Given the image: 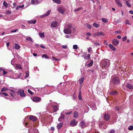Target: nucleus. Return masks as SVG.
<instances>
[{
    "mask_svg": "<svg viewBox=\"0 0 133 133\" xmlns=\"http://www.w3.org/2000/svg\"><path fill=\"white\" fill-rule=\"evenodd\" d=\"M78 113L77 111H75L74 114V118H77L78 116Z\"/></svg>",
    "mask_w": 133,
    "mask_h": 133,
    "instance_id": "21",
    "label": "nucleus"
},
{
    "mask_svg": "<svg viewBox=\"0 0 133 133\" xmlns=\"http://www.w3.org/2000/svg\"><path fill=\"white\" fill-rule=\"evenodd\" d=\"M64 115L62 114H61V116L58 118V121L59 122H61L62 121V119H64Z\"/></svg>",
    "mask_w": 133,
    "mask_h": 133,
    "instance_id": "12",
    "label": "nucleus"
},
{
    "mask_svg": "<svg viewBox=\"0 0 133 133\" xmlns=\"http://www.w3.org/2000/svg\"><path fill=\"white\" fill-rule=\"evenodd\" d=\"M51 12V10H49L46 13L43 15V17H44L46 16H48L50 14Z\"/></svg>",
    "mask_w": 133,
    "mask_h": 133,
    "instance_id": "20",
    "label": "nucleus"
},
{
    "mask_svg": "<svg viewBox=\"0 0 133 133\" xmlns=\"http://www.w3.org/2000/svg\"><path fill=\"white\" fill-rule=\"evenodd\" d=\"M121 38V36H120L118 35L117 36V38L119 39H120Z\"/></svg>",
    "mask_w": 133,
    "mask_h": 133,
    "instance_id": "64",
    "label": "nucleus"
},
{
    "mask_svg": "<svg viewBox=\"0 0 133 133\" xmlns=\"http://www.w3.org/2000/svg\"><path fill=\"white\" fill-rule=\"evenodd\" d=\"M118 93V92L116 91H111L110 92V94L111 95H114L117 94Z\"/></svg>",
    "mask_w": 133,
    "mask_h": 133,
    "instance_id": "19",
    "label": "nucleus"
},
{
    "mask_svg": "<svg viewBox=\"0 0 133 133\" xmlns=\"http://www.w3.org/2000/svg\"><path fill=\"white\" fill-rule=\"evenodd\" d=\"M90 54H88L87 56L84 57L85 59H88L90 58Z\"/></svg>",
    "mask_w": 133,
    "mask_h": 133,
    "instance_id": "37",
    "label": "nucleus"
},
{
    "mask_svg": "<svg viewBox=\"0 0 133 133\" xmlns=\"http://www.w3.org/2000/svg\"><path fill=\"white\" fill-rule=\"evenodd\" d=\"M24 6V5H22V6L18 5L16 7V10H18L20 8H21V9L22 8H23V7Z\"/></svg>",
    "mask_w": 133,
    "mask_h": 133,
    "instance_id": "29",
    "label": "nucleus"
},
{
    "mask_svg": "<svg viewBox=\"0 0 133 133\" xmlns=\"http://www.w3.org/2000/svg\"><path fill=\"white\" fill-rule=\"evenodd\" d=\"M3 75L4 76L5 75H6L7 73V72L5 71L4 70H3Z\"/></svg>",
    "mask_w": 133,
    "mask_h": 133,
    "instance_id": "48",
    "label": "nucleus"
},
{
    "mask_svg": "<svg viewBox=\"0 0 133 133\" xmlns=\"http://www.w3.org/2000/svg\"><path fill=\"white\" fill-rule=\"evenodd\" d=\"M63 125V122L59 123L57 125V128L58 129H60Z\"/></svg>",
    "mask_w": 133,
    "mask_h": 133,
    "instance_id": "16",
    "label": "nucleus"
},
{
    "mask_svg": "<svg viewBox=\"0 0 133 133\" xmlns=\"http://www.w3.org/2000/svg\"><path fill=\"white\" fill-rule=\"evenodd\" d=\"M120 81L118 77H114L112 80V83L115 85H117L119 83Z\"/></svg>",
    "mask_w": 133,
    "mask_h": 133,
    "instance_id": "3",
    "label": "nucleus"
},
{
    "mask_svg": "<svg viewBox=\"0 0 133 133\" xmlns=\"http://www.w3.org/2000/svg\"><path fill=\"white\" fill-rule=\"evenodd\" d=\"M93 63V61L92 60H91V62L90 63L88 64L87 66L89 67H90V66H92V64Z\"/></svg>",
    "mask_w": 133,
    "mask_h": 133,
    "instance_id": "32",
    "label": "nucleus"
},
{
    "mask_svg": "<svg viewBox=\"0 0 133 133\" xmlns=\"http://www.w3.org/2000/svg\"><path fill=\"white\" fill-rule=\"evenodd\" d=\"M39 35L41 37H44L45 36L43 33L39 32Z\"/></svg>",
    "mask_w": 133,
    "mask_h": 133,
    "instance_id": "36",
    "label": "nucleus"
},
{
    "mask_svg": "<svg viewBox=\"0 0 133 133\" xmlns=\"http://www.w3.org/2000/svg\"><path fill=\"white\" fill-rule=\"evenodd\" d=\"M50 130L52 131H54L55 130V128L54 127H51L50 128Z\"/></svg>",
    "mask_w": 133,
    "mask_h": 133,
    "instance_id": "56",
    "label": "nucleus"
},
{
    "mask_svg": "<svg viewBox=\"0 0 133 133\" xmlns=\"http://www.w3.org/2000/svg\"><path fill=\"white\" fill-rule=\"evenodd\" d=\"M126 3L128 7H131V4L129 3V2L128 1H126Z\"/></svg>",
    "mask_w": 133,
    "mask_h": 133,
    "instance_id": "35",
    "label": "nucleus"
},
{
    "mask_svg": "<svg viewBox=\"0 0 133 133\" xmlns=\"http://www.w3.org/2000/svg\"><path fill=\"white\" fill-rule=\"evenodd\" d=\"M41 99L40 98L37 97H34L32 98V101L34 102H40L41 100Z\"/></svg>",
    "mask_w": 133,
    "mask_h": 133,
    "instance_id": "8",
    "label": "nucleus"
},
{
    "mask_svg": "<svg viewBox=\"0 0 133 133\" xmlns=\"http://www.w3.org/2000/svg\"><path fill=\"white\" fill-rule=\"evenodd\" d=\"M17 29H15L14 31H13V30L12 31H11V32L12 33L14 32H15L17 31Z\"/></svg>",
    "mask_w": 133,
    "mask_h": 133,
    "instance_id": "62",
    "label": "nucleus"
},
{
    "mask_svg": "<svg viewBox=\"0 0 133 133\" xmlns=\"http://www.w3.org/2000/svg\"><path fill=\"white\" fill-rule=\"evenodd\" d=\"M79 124L81 127L82 128H83L86 127L88 125V124L83 121L80 123Z\"/></svg>",
    "mask_w": 133,
    "mask_h": 133,
    "instance_id": "5",
    "label": "nucleus"
},
{
    "mask_svg": "<svg viewBox=\"0 0 133 133\" xmlns=\"http://www.w3.org/2000/svg\"><path fill=\"white\" fill-rule=\"evenodd\" d=\"M126 86L129 89H133V81L127 84L126 85Z\"/></svg>",
    "mask_w": 133,
    "mask_h": 133,
    "instance_id": "7",
    "label": "nucleus"
},
{
    "mask_svg": "<svg viewBox=\"0 0 133 133\" xmlns=\"http://www.w3.org/2000/svg\"><path fill=\"white\" fill-rule=\"evenodd\" d=\"M84 79V78H81V79H79L78 80V81L79 82V83L80 84H82L83 82Z\"/></svg>",
    "mask_w": 133,
    "mask_h": 133,
    "instance_id": "22",
    "label": "nucleus"
},
{
    "mask_svg": "<svg viewBox=\"0 0 133 133\" xmlns=\"http://www.w3.org/2000/svg\"><path fill=\"white\" fill-rule=\"evenodd\" d=\"M127 37L126 36L123 37L122 38V41H125L127 39Z\"/></svg>",
    "mask_w": 133,
    "mask_h": 133,
    "instance_id": "49",
    "label": "nucleus"
},
{
    "mask_svg": "<svg viewBox=\"0 0 133 133\" xmlns=\"http://www.w3.org/2000/svg\"><path fill=\"white\" fill-rule=\"evenodd\" d=\"M112 43L114 45L116 46L119 43V41L116 39H114L112 40Z\"/></svg>",
    "mask_w": 133,
    "mask_h": 133,
    "instance_id": "10",
    "label": "nucleus"
},
{
    "mask_svg": "<svg viewBox=\"0 0 133 133\" xmlns=\"http://www.w3.org/2000/svg\"><path fill=\"white\" fill-rule=\"evenodd\" d=\"M17 93L19 94L21 97H25V94L24 93V91L23 90L19 89L17 91Z\"/></svg>",
    "mask_w": 133,
    "mask_h": 133,
    "instance_id": "6",
    "label": "nucleus"
},
{
    "mask_svg": "<svg viewBox=\"0 0 133 133\" xmlns=\"http://www.w3.org/2000/svg\"><path fill=\"white\" fill-rule=\"evenodd\" d=\"M126 24H128L129 25H130V23H129V21L128 20L126 21Z\"/></svg>",
    "mask_w": 133,
    "mask_h": 133,
    "instance_id": "54",
    "label": "nucleus"
},
{
    "mask_svg": "<svg viewBox=\"0 0 133 133\" xmlns=\"http://www.w3.org/2000/svg\"><path fill=\"white\" fill-rule=\"evenodd\" d=\"M78 98L80 100H81L82 99V97L81 96V91H79V94L78 95Z\"/></svg>",
    "mask_w": 133,
    "mask_h": 133,
    "instance_id": "47",
    "label": "nucleus"
},
{
    "mask_svg": "<svg viewBox=\"0 0 133 133\" xmlns=\"http://www.w3.org/2000/svg\"><path fill=\"white\" fill-rule=\"evenodd\" d=\"M78 47L77 45H74L73 46V48L75 49H77Z\"/></svg>",
    "mask_w": 133,
    "mask_h": 133,
    "instance_id": "45",
    "label": "nucleus"
},
{
    "mask_svg": "<svg viewBox=\"0 0 133 133\" xmlns=\"http://www.w3.org/2000/svg\"><path fill=\"white\" fill-rule=\"evenodd\" d=\"M29 119L30 120L35 122L37 120V117L35 116L31 115L29 117Z\"/></svg>",
    "mask_w": 133,
    "mask_h": 133,
    "instance_id": "9",
    "label": "nucleus"
},
{
    "mask_svg": "<svg viewBox=\"0 0 133 133\" xmlns=\"http://www.w3.org/2000/svg\"><path fill=\"white\" fill-rule=\"evenodd\" d=\"M129 12L131 14H133V11L132 10H130L129 11Z\"/></svg>",
    "mask_w": 133,
    "mask_h": 133,
    "instance_id": "58",
    "label": "nucleus"
},
{
    "mask_svg": "<svg viewBox=\"0 0 133 133\" xmlns=\"http://www.w3.org/2000/svg\"><path fill=\"white\" fill-rule=\"evenodd\" d=\"M44 57L46 59H48L49 58V57L46 54H44L42 56V57L43 58Z\"/></svg>",
    "mask_w": 133,
    "mask_h": 133,
    "instance_id": "38",
    "label": "nucleus"
},
{
    "mask_svg": "<svg viewBox=\"0 0 133 133\" xmlns=\"http://www.w3.org/2000/svg\"><path fill=\"white\" fill-rule=\"evenodd\" d=\"M128 129L129 130H131L133 129V126H130L128 128Z\"/></svg>",
    "mask_w": 133,
    "mask_h": 133,
    "instance_id": "44",
    "label": "nucleus"
},
{
    "mask_svg": "<svg viewBox=\"0 0 133 133\" xmlns=\"http://www.w3.org/2000/svg\"><path fill=\"white\" fill-rule=\"evenodd\" d=\"M100 66L103 69H106L109 66L110 63L109 60L105 59L102 60L100 62Z\"/></svg>",
    "mask_w": 133,
    "mask_h": 133,
    "instance_id": "1",
    "label": "nucleus"
},
{
    "mask_svg": "<svg viewBox=\"0 0 133 133\" xmlns=\"http://www.w3.org/2000/svg\"><path fill=\"white\" fill-rule=\"evenodd\" d=\"M121 32L120 31H115V34H119Z\"/></svg>",
    "mask_w": 133,
    "mask_h": 133,
    "instance_id": "51",
    "label": "nucleus"
},
{
    "mask_svg": "<svg viewBox=\"0 0 133 133\" xmlns=\"http://www.w3.org/2000/svg\"><path fill=\"white\" fill-rule=\"evenodd\" d=\"M67 47L66 45H63L62 46V48L64 49H66Z\"/></svg>",
    "mask_w": 133,
    "mask_h": 133,
    "instance_id": "57",
    "label": "nucleus"
},
{
    "mask_svg": "<svg viewBox=\"0 0 133 133\" xmlns=\"http://www.w3.org/2000/svg\"><path fill=\"white\" fill-rule=\"evenodd\" d=\"M54 111L55 112L56 111L58 110V108L56 105H54L53 107Z\"/></svg>",
    "mask_w": 133,
    "mask_h": 133,
    "instance_id": "33",
    "label": "nucleus"
},
{
    "mask_svg": "<svg viewBox=\"0 0 133 133\" xmlns=\"http://www.w3.org/2000/svg\"><path fill=\"white\" fill-rule=\"evenodd\" d=\"M52 1L56 3L60 4L61 3L60 0H52Z\"/></svg>",
    "mask_w": 133,
    "mask_h": 133,
    "instance_id": "24",
    "label": "nucleus"
},
{
    "mask_svg": "<svg viewBox=\"0 0 133 133\" xmlns=\"http://www.w3.org/2000/svg\"><path fill=\"white\" fill-rule=\"evenodd\" d=\"M16 67L17 68L19 69H22V68L21 65L19 64H16Z\"/></svg>",
    "mask_w": 133,
    "mask_h": 133,
    "instance_id": "27",
    "label": "nucleus"
},
{
    "mask_svg": "<svg viewBox=\"0 0 133 133\" xmlns=\"http://www.w3.org/2000/svg\"><path fill=\"white\" fill-rule=\"evenodd\" d=\"M95 46H98L99 45V44L98 43H94Z\"/></svg>",
    "mask_w": 133,
    "mask_h": 133,
    "instance_id": "52",
    "label": "nucleus"
},
{
    "mask_svg": "<svg viewBox=\"0 0 133 133\" xmlns=\"http://www.w3.org/2000/svg\"><path fill=\"white\" fill-rule=\"evenodd\" d=\"M72 112V111H70L69 112H65L64 113L66 115H69L71 114Z\"/></svg>",
    "mask_w": 133,
    "mask_h": 133,
    "instance_id": "46",
    "label": "nucleus"
},
{
    "mask_svg": "<svg viewBox=\"0 0 133 133\" xmlns=\"http://www.w3.org/2000/svg\"><path fill=\"white\" fill-rule=\"evenodd\" d=\"M15 49L17 50H18L19 49L20 46L18 44H17L16 43H15Z\"/></svg>",
    "mask_w": 133,
    "mask_h": 133,
    "instance_id": "28",
    "label": "nucleus"
},
{
    "mask_svg": "<svg viewBox=\"0 0 133 133\" xmlns=\"http://www.w3.org/2000/svg\"><path fill=\"white\" fill-rule=\"evenodd\" d=\"M93 26L96 28H97L99 26V24H97L96 23H94L93 24Z\"/></svg>",
    "mask_w": 133,
    "mask_h": 133,
    "instance_id": "25",
    "label": "nucleus"
},
{
    "mask_svg": "<svg viewBox=\"0 0 133 133\" xmlns=\"http://www.w3.org/2000/svg\"><path fill=\"white\" fill-rule=\"evenodd\" d=\"M31 4L33 5L37 4L39 3L37 0H31Z\"/></svg>",
    "mask_w": 133,
    "mask_h": 133,
    "instance_id": "15",
    "label": "nucleus"
},
{
    "mask_svg": "<svg viewBox=\"0 0 133 133\" xmlns=\"http://www.w3.org/2000/svg\"><path fill=\"white\" fill-rule=\"evenodd\" d=\"M115 1L118 6L120 7H122V4L121 2L119 0H115Z\"/></svg>",
    "mask_w": 133,
    "mask_h": 133,
    "instance_id": "17",
    "label": "nucleus"
},
{
    "mask_svg": "<svg viewBox=\"0 0 133 133\" xmlns=\"http://www.w3.org/2000/svg\"><path fill=\"white\" fill-rule=\"evenodd\" d=\"M102 21L104 23H106L108 22V20L105 18H102Z\"/></svg>",
    "mask_w": 133,
    "mask_h": 133,
    "instance_id": "34",
    "label": "nucleus"
},
{
    "mask_svg": "<svg viewBox=\"0 0 133 133\" xmlns=\"http://www.w3.org/2000/svg\"><path fill=\"white\" fill-rule=\"evenodd\" d=\"M99 35V32H98L95 33L94 34L93 36H94L96 37L97 36H98Z\"/></svg>",
    "mask_w": 133,
    "mask_h": 133,
    "instance_id": "43",
    "label": "nucleus"
},
{
    "mask_svg": "<svg viewBox=\"0 0 133 133\" xmlns=\"http://www.w3.org/2000/svg\"><path fill=\"white\" fill-rule=\"evenodd\" d=\"M2 95H3L5 96H7L8 95V94L6 93L5 92H0V95H1L2 96Z\"/></svg>",
    "mask_w": 133,
    "mask_h": 133,
    "instance_id": "30",
    "label": "nucleus"
},
{
    "mask_svg": "<svg viewBox=\"0 0 133 133\" xmlns=\"http://www.w3.org/2000/svg\"><path fill=\"white\" fill-rule=\"evenodd\" d=\"M99 35L104 36L105 35V34L102 32H99Z\"/></svg>",
    "mask_w": 133,
    "mask_h": 133,
    "instance_id": "42",
    "label": "nucleus"
},
{
    "mask_svg": "<svg viewBox=\"0 0 133 133\" xmlns=\"http://www.w3.org/2000/svg\"><path fill=\"white\" fill-rule=\"evenodd\" d=\"M21 26L22 27V28L23 29H25V26L24 25H22Z\"/></svg>",
    "mask_w": 133,
    "mask_h": 133,
    "instance_id": "63",
    "label": "nucleus"
},
{
    "mask_svg": "<svg viewBox=\"0 0 133 133\" xmlns=\"http://www.w3.org/2000/svg\"><path fill=\"white\" fill-rule=\"evenodd\" d=\"M37 22L36 20H35L34 21L31 20L30 21H28V23L29 24H35Z\"/></svg>",
    "mask_w": 133,
    "mask_h": 133,
    "instance_id": "23",
    "label": "nucleus"
},
{
    "mask_svg": "<svg viewBox=\"0 0 133 133\" xmlns=\"http://www.w3.org/2000/svg\"><path fill=\"white\" fill-rule=\"evenodd\" d=\"M26 39L27 41H30L32 43H33V41L32 40V38L30 37H27L26 38Z\"/></svg>",
    "mask_w": 133,
    "mask_h": 133,
    "instance_id": "26",
    "label": "nucleus"
},
{
    "mask_svg": "<svg viewBox=\"0 0 133 133\" xmlns=\"http://www.w3.org/2000/svg\"><path fill=\"white\" fill-rule=\"evenodd\" d=\"M3 5L5 7H7L8 6V4L5 1H4L3 3Z\"/></svg>",
    "mask_w": 133,
    "mask_h": 133,
    "instance_id": "41",
    "label": "nucleus"
},
{
    "mask_svg": "<svg viewBox=\"0 0 133 133\" xmlns=\"http://www.w3.org/2000/svg\"><path fill=\"white\" fill-rule=\"evenodd\" d=\"M40 47L41 48H42L44 49H46V48L45 47V46L44 45H41L40 46Z\"/></svg>",
    "mask_w": 133,
    "mask_h": 133,
    "instance_id": "59",
    "label": "nucleus"
},
{
    "mask_svg": "<svg viewBox=\"0 0 133 133\" xmlns=\"http://www.w3.org/2000/svg\"><path fill=\"white\" fill-rule=\"evenodd\" d=\"M91 51H92V48L90 47L88 49V51L89 52Z\"/></svg>",
    "mask_w": 133,
    "mask_h": 133,
    "instance_id": "50",
    "label": "nucleus"
},
{
    "mask_svg": "<svg viewBox=\"0 0 133 133\" xmlns=\"http://www.w3.org/2000/svg\"><path fill=\"white\" fill-rule=\"evenodd\" d=\"M59 12L62 14H63L65 11V10L64 8L62 7H59L58 9Z\"/></svg>",
    "mask_w": 133,
    "mask_h": 133,
    "instance_id": "11",
    "label": "nucleus"
},
{
    "mask_svg": "<svg viewBox=\"0 0 133 133\" xmlns=\"http://www.w3.org/2000/svg\"><path fill=\"white\" fill-rule=\"evenodd\" d=\"M58 22L56 21L52 22L51 24V26L53 27H56L57 26Z\"/></svg>",
    "mask_w": 133,
    "mask_h": 133,
    "instance_id": "14",
    "label": "nucleus"
},
{
    "mask_svg": "<svg viewBox=\"0 0 133 133\" xmlns=\"http://www.w3.org/2000/svg\"><path fill=\"white\" fill-rule=\"evenodd\" d=\"M104 117L105 120L106 121L109 120L110 118V115L108 114H105L104 116Z\"/></svg>",
    "mask_w": 133,
    "mask_h": 133,
    "instance_id": "13",
    "label": "nucleus"
},
{
    "mask_svg": "<svg viewBox=\"0 0 133 133\" xmlns=\"http://www.w3.org/2000/svg\"><path fill=\"white\" fill-rule=\"evenodd\" d=\"M8 90V89L7 88H6L5 87H4L3 88H2V89L1 90V92H3L4 91H6L7 90Z\"/></svg>",
    "mask_w": 133,
    "mask_h": 133,
    "instance_id": "31",
    "label": "nucleus"
},
{
    "mask_svg": "<svg viewBox=\"0 0 133 133\" xmlns=\"http://www.w3.org/2000/svg\"><path fill=\"white\" fill-rule=\"evenodd\" d=\"M108 46L113 51H115L116 49V48L111 44H109L108 45Z\"/></svg>",
    "mask_w": 133,
    "mask_h": 133,
    "instance_id": "18",
    "label": "nucleus"
},
{
    "mask_svg": "<svg viewBox=\"0 0 133 133\" xmlns=\"http://www.w3.org/2000/svg\"><path fill=\"white\" fill-rule=\"evenodd\" d=\"M104 43L106 45H108V43H107V41L106 40H105L104 41Z\"/></svg>",
    "mask_w": 133,
    "mask_h": 133,
    "instance_id": "61",
    "label": "nucleus"
},
{
    "mask_svg": "<svg viewBox=\"0 0 133 133\" xmlns=\"http://www.w3.org/2000/svg\"><path fill=\"white\" fill-rule=\"evenodd\" d=\"M81 9L82 8H79L76 9V11H79L80 10H81Z\"/></svg>",
    "mask_w": 133,
    "mask_h": 133,
    "instance_id": "60",
    "label": "nucleus"
},
{
    "mask_svg": "<svg viewBox=\"0 0 133 133\" xmlns=\"http://www.w3.org/2000/svg\"><path fill=\"white\" fill-rule=\"evenodd\" d=\"M51 58L52 59L55 61H58L59 60V59H58L55 58L53 56L52 57V58Z\"/></svg>",
    "mask_w": 133,
    "mask_h": 133,
    "instance_id": "39",
    "label": "nucleus"
},
{
    "mask_svg": "<svg viewBox=\"0 0 133 133\" xmlns=\"http://www.w3.org/2000/svg\"><path fill=\"white\" fill-rule=\"evenodd\" d=\"M28 92L31 95H33V94H34V93H33V92H32L31 90H30V89H28Z\"/></svg>",
    "mask_w": 133,
    "mask_h": 133,
    "instance_id": "40",
    "label": "nucleus"
},
{
    "mask_svg": "<svg viewBox=\"0 0 133 133\" xmlns=\"http://www.w3.org/2000/svg\"><path fill=\"white\" fill-rule=\"evenodd\" d=\"M77 122L75 121V119H73L70 122V124L71 126L74 127L76 126L77 124Z\"/></svg>",
    "mask_w": 133,
    "mask_h": 133,
    "instance_id": "4",
    "label": "nucleus"
},
{
    "mask_svg": "<svg viewBox=\"0 0 133 133\" xmlns=\"http://www.w3.org/2000/svg\"><path fill=\"white\" fill-rule=\"evenodd\" d=\"M72 29H74V28L71 24H69L67 25V28L64 29L63 32L65 34H68L71 32Z\"/></svg>",
    "mask_w": 133,
    "mask_h": 133,
    "instance_id": "2",
    "label": "nucleus"
},
{
    "mask_svg": "<svg viewBox=\"0 0 133 133\" xmlns=\"http://www.w3.org/2000/svg\"><path fill=\"white\" fill-rule=\"evenodd\" d=\"M115 131L114 130H112L110 132V133H115Z\"/></svg>",
    "mask_w": 133,
    "mask_h": 133,
    "instance_id": "53",
    "label": "nucleus"
},
{
    "mask_svg": "<svg viewBox=\"0 0 133 133\" xmlns=\"http://www.w3.org/2000/svg\"><path fill=\"white\" fill-rule=\"evenodd\" d=\"M115 109L116 110L119 111V108L117 107H115Z\"/></svg>",
    "mask_w": 133,
    "mask_h": 133,
    "instance_id": "55",
    "label": "nucleus"
}]
</instances>
